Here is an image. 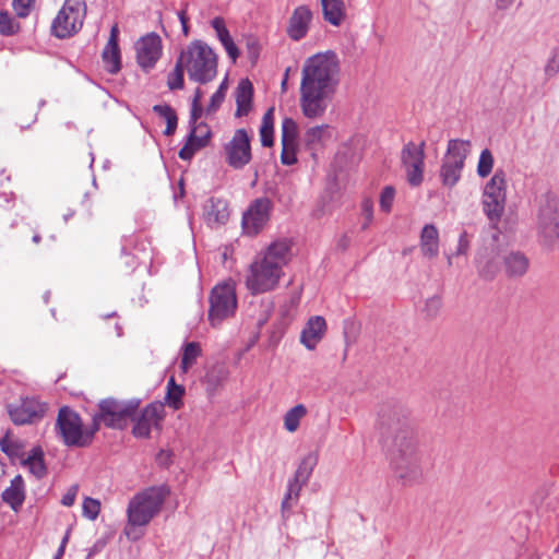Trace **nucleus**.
Wrapping results in <instances>:
<instances>
[{"mask_svg":"<svg viewBox=\"0 0 559 559\" xmlns=\"http://www.w3.org/2000/svg\"><path fill=\"white\" fill-rule=\"evenodd\" d=\"M338 61L333 52L317 53L305 61L300 82V108L307 118L322 117L337 84Z\"/></svg>","mask_w":559,"mask_h":559,"instance_id":"1","label":"nucleus"},{"mask_svg":"<svg viewBox=\"0 0 559 559\" xmlns=\"http://www.w3.org/2000/svg\"><path fill=\"white\" fill-rule=\"evenodd\" d=\"M290 249L288 240H275L254 257L245 281L251 294H264L278 286L284 276V267L290 261Z\"/></svg>","mask_w":559,"mask_h":559,"instance_id":"2","label":"nucleus"},{"mask_svg":"<svg viewBox=\"0 0 559 559\" xmlns=\"http://www.w3.org/2000/svg\"><path fill=\"white\" fill-rule=\"evenodd\" d=\"M170 493L166 485L151 486L135 493L127 507V526L124 533L131 540L139 539L145 527L159 514Z\"/></svg>","mask_w":559,"mask_h":559,"instance_id":"3","label":"nucleus"},{"mask_svg":"<svg viewBox=\"0 0 559 559\" xmlns=\"http://www.w3.org/2000/svg\"><path fill=\"white\" fill-rule=\"evenodd\" d=\"M189 79L199 84H206L217 74V55L206 43L195 39L188 44L179 55Z\"/></svg>","mask_w":559,"mask_h":559,"instance_id":"4","label":"nucleus"},{"mask_svg":"<svg viewBox=\"0 0 559 559\" xmlns=\"http://www.w3.org/2000/svg\"><path fill=\"white\" fill-rule=\"evenodd\" d=\"M378 425L381 432L392 439V457L417 452L415 431L397 411L383 412Z\"/></svg>","mask_w":559,"mask_h":559,"instance_id":"5","label":"nucleus"},{"mask_svg":"<svg viewBox=\"0 0 559 559\" xmlns=\"http://www.w3.org/2000/svg\"><path fill=\"white\" fill-rule=\"evenodd\" d=\"M468 140L451 139L442 157L439 178L445 188H453L462 178L465 160L471 153Z\"/></svg>","mask_w":559,"mask_h":559,"instance_id":"6","label":"nucleus"},{"mask_svg":"<svg viewBox=\"0 0 559 559\" xmlns=\"http://www.w3.org/2000/svg\"><path fill=\"white\" fill-rule=\"evenodd\" d=\"M535 224L544 245L550 247L559 242V200L552 193L538 199Z\"/></svg>","mask_w":559,"mask_h":559,"instance_id":"7","label":"nucleus"},{"mask_svg":"<svg viewBox=\"0 0 559 559\" xmlns=\"http://www.w3.org/2000/svg\"><path fill=\"white\" fill-rule=\"evenodd\" d=\"M56 430L68 447H86L96 433L94 425L84 428L81 417L69 407H61L58 413Z\"/></svg>","mask_w":559,"mask_h":559,"instance_id":"8","label":"nucleus"},{"mask_svg":"<svg viewBox=\"0 0 559 559\" xmlns=\"http://www.w3.org/2000/svg\"><path fill=\"white\" fill-rule=\"evenodd\" d=\"M99 412L93 417L95 431L99 429L100 424L108 428L122 429L134 416L139 407V401H118L115 399H105L99 403Z\"/></svg>","mask_w":559,"mask_h":559,"instance_id":"9","label":"nucleus"},{"mask_svg":"<svg viewBox=\"0 0 559 559\" xmlns=\"http://www.w3.org/2000/svg\"><path fill=\"white\" fill-rule=\"evenodd\" d=\"M237 310L236 285L233 281L217 284L210 295L207 319L213 328L234 317Z\"/></svg>","mask_w":559,"mask_h":559,"instance_id":"10","label":"nucleus"},{"mask_svg":"<svg viewBox=\"0 0 559 559\" xmlns=\"http://www.w3.org/2000/svg\"><path fill=\"white\" fill-rule=\"evenodd\" d=\"M507 187L506 173L502 169H497L483 189V210L490 222L497 223L504 213Z\"/></svg>","mask_w":559,"mask_h":559,"instance_id":"11","label":"nucleus"},{"mask_svg":"<svg viewBox=\"0 0 559 559\" xmlns=\"http://www.w3.org/2000/svg\"><path fill=\"white\" fill-rule=\"evenodd\" d=\"M85 16L84 0H66L52 21L51 32L58 38L70 37L82 28Z\"/></svg>","mask_w":559,"mask_h":559,"instance_id":"12","label":"nucleus"},{"mask_svg":"<svg viewBox=\"0 0 559 559\" xmlns=\"http://www.w3.org/2000/svg\"><path fill=\"white\" fill-rule=\"evenodd\" d=\"M318 460L319 455L317 452H309L300 460L294 476L287 484V491L282 501L283 513L288 512L298 501L300 491L309 481Z\"/></svg>","mask_w":559,"mask_h":559,"instance_id":"13","label":"nucleus"},{"mask_svg":"<svg viewBox=\"0 0 559 559\" xmlns=\"http://www.w3.org/2000/svg\"><path fill=\"white\" fill-rule=\"evenodd\" d=\"M401 160L409 186L419 187L424 181L425 142H408L402 150Z\"/></svg>","mask_w":559,"mask_h":559,"instance_id":"14","label":"nucleus"},{"mask_svg":"<svg viewBox=\"0 0 559 559\" xmlns=\"http://www.w3.org/2000/svg\"><path fill=\"white\" fill-rule=\"evenodd\" d=\"M273 203L267 198L254 200L242 216V229L248 236L258 235L270 219Z\"/></svg>","mask_w":559,"mask_h":559,"instance_id":"15","label":"nucleus"},{"mask_svg":"<svg viewBox=\"0 0 559 559\" xmlns=\"http://www.w3.org/2000/svg\"><path fill=\"white\" fill-rule=\"evenodd\" d=\"M224 153L227 164L235 169H241L250 162V138L245 129L235 131L231 140L225 145Z\"/></svg>","mask_w":559,"mask_h":559,"instance_id":"16","label":"nucleus"},{"mask_svg":"<svg viewBox=\"0 0 559 559\" xmlns=\"http://www.w3.org/2000/svg\"><path fill=\"white\" fill-rule=\"evenodd\" d=\"M8 414L15 425L34 424L39 420L45 412V404L34 397L21 399L19 402L8 405Z\"/></svg>","mask_w":559,"mask_h":559,"instance_id":"17","label":"nucleus"},{"mask_svg":"<svg viewBox=\"0 0 559 559\" xmlns=\"http://www.w3.org/2000/svg\"><path fill=\"white\" fill-rule=\"evenodd\" d=\"M391 463L395 476L404 485H412L420 480L423 473L418 452H408L400 456H393L391 457Z\"/></svg>","mask_w":559,"mask_h":559,"instance_id":"18","label":"nucleus"},{"mask_svg":"<svg viewBox=\"0 0 559 559\" xmlns=\"http://www.w3.org/2000/svg\"><path fill=\"white\" fill-rule=\"evenodd\" d=\"M162 39L151 33L140 38L135 44L136 60L144 70L152 69L162 56Z\"/></svg>","mask_w":559,"mask_h":559,"instance_id":"19","label":"nucleus"},{"mask_svg":"<svg viewBox=\"0 0 559 559\" xmlns=\"http://www.w3.org/2000/svg\"><path fill=\"white\" fill-rule=\"evenodd\" d=\"M164 418V405L162 403L148 404L134 420L133 435L138 438H146L153 428H159Z\"/></svg>","mask_w":559,"mask_h":559,"instance_id":"20","label":"nucleus"},{"mask_svg":"<svg viewBox=\"0 0 559 559\" xmlns=\"http://www.w3.org/2000/svg\"><path fill=\"white\" fill-rule=\"evenodd\" d=\"M312 17V11L308 5L302 4L295 8L289 17L286 29L289 38L296 41L302 39L310 28Z\"/></svg>","mask_w":559,"mask_h":559,"instance_id":"21","label":"nucleus"},{"mask_svg":"<svg viewBox=\"0 0 559 559\" xmlns=\"http://www.w3.org/2000/svg\"><path fill=\"white\" fill-rule=\"evenodd\" d=\"M203 218L212 227H219L229 218V207L225 200L211 198L203 206Z\"/></svg>","mask_w":559,"mask_h":559,"instance_id":"22","label":"nucleus"},{"mask_svg":"<svg viewBox=\"0 0 559 559\" xmlns=\"http://www.w3.org/2000/svg\"><path fill=\"white\" fill-rule=\"evenodd\" d=\"M118 37L119 28L118 25L115 24L110 29L109 39L102 53V58L106 70L112 74L120 71L121 68V57L120 49L118 46Z\"/></svg>","mask_w":559,"mask_h":559,"instance_id":"23","label":"nucleus"},{"mask_svg":"<svg viewBox=\"0 0 559 559\" xmlns=\"http://www.w3.org/2000/svg\"><path fill=\"white\" fill-rule=\"evenodd\" d=\"M326 332L325 319L321 316L311 317L301 331L300 342L308 348L314 349Z\"/></svg>","mask_w":559,"mask_h":559,"instance_id":"24","label":"nucleus"},{"mask_svg":"<svg viewBox=\"0 0 559 559\" xmlns=\"http://www.w3.org/2000/svg\"><path fill=\"white\" fill-rule=\"evenodd\" d=\"M419 248L424 258L432 260L440 250L439 230L433 224H426L420 233Z\"/></svg>","mask_w":559,"mask_h":559,"instance_id":"25","label":"nucleus"},{"mask_svg":"<svg viewBox=\"0 0 559 559\" xmlns=\"http://www.w3.org/2000/svg\"><path fill=\"white\" fill-rule=\"evenodd\" d=\"M211 26L215 31L216 37L224 47L227 56L231 59L233 62H236L237 58L240 55L239 49L235 45L229 31L226 27L225 21L221 16H216L211 21Z\"/></svg>","mask_w":559,"mask_h":559,"instance_id":"26","label":"nucleus"},{"mask_svg":"<svg viewBox=\"0 0 559 559\" xmlns=\"http://www.w3.org/2000/svg\"><path fill=\"white\" fill-rule=\"evenodd\" d=\"M4 503L17 511L25 500V483L21 475H16L1 495Z\"/></svg>","mask_w":559,"mask_h":559,"instance_id":"27","label":"nucleus"},{"mask_svg":"<svg viewBox=\"0 0 559 559\" xmlns=\"http://www.w3.org/2000/svg\"><path fill=\"white\" fill-rule=\"evenodd\" d=\"M253 87L248 79L241 80L236 88V116L242 117L249 114L252 106Z\"/></svg>","mask_w":559,"mask_h":559,"instance_id":"28","label":"nucleus"},{"mask_svg":"<svg viewBox=\"0 0 559 559\" xmlns=\"http://www.w3.org/2000/svg\"><path fill=\"white\" fill-rule=\"evenodd\" d=\"M503 261L507 274L512 277L523 276L530 266L528 259L520 251L509 252L503 257Z\"/></svg>","mask_w":559,"mask_h":559,"instance_id":"29","label":"nucleus"},{"mask_svg":"<svg viewBox=\"0 0 559 559\" xmlns=\"http://www.w3.org/2000/svg\"><path fill=\"white\" fill-rule=\"evenodd\" d=\"M323 17L333 26H340L345 19L343 0H321Z\"/></svg>","mask_w":559,"mask_h":559,"instance_id":"30","label":"nucleus"},{"mask_svg":"<svg viewBox=\"0 0 559 559\" xmlns=\"http://www.w3.org/2000/svg\"><path fill=\"white\" fill-rule=\"evenodd\" d=\"M308 409L304 404H297L289 408L283 417L286 431L294 433L299 429L300 421L307 416Z\"/></svg>","mask_w":559,"mask_h":559,"instance_id":"31","label":"nucleus"},{"mask_svg":"<svg viewBox=\"0 0 559 559\" xmlns=\"http://www.w3.org/2000/svg\"><path fill=\"white\" fill-rule=\"evenodd\" d=\"M478 270L483 277L491 278L499 270V259L493 252L480 253L478 258Z\"/></svg>","mask_w":559,"mask_h":559,"instance_id":"32","label":"nucleus"},{"mask_svg":"<svg viewBox=\"0 0 559 559\" xmlns=\"http://www.w3.org/2000/svg\"><path fill=\"white\" fill-rule=\"evenodd\" d=\"M328 126H316L305 133V143L310 150H317L329 138Z\"/></svg>","mask_w":559,"mask_h":559,"instance_id":"33","label":"nucleus"},{"mask_svg":"<svg viewBox=\"0 0 559 559\" xmlns=\"http://www.w3.org/2000/svg\"><path fill=\"white\" fill-rule=\"evenodd\" d=\"M274 109L270 108L262 118L260 127V138L263 146L273 145Z\"/></svg>","mask_w":559,"mask_h":559,"instance_id":"34","label":"nucleus"},{"mask_svg":"<svg viewBox=\"0 0 559 559\" xmlns=\"http://www.w3.org/2000/svg\"><path fill=\"white\" fill-rule=\"evenodd\" d=\"M201 355L200 344L197 342L187 343L182 349V357L180 368L182 372L188 370L195 364L198 357Z\"/></svg>","mask_w":559,"mask_h":559,"instance_id":"35","label":"nucleus"},{"mask_svg":"<svg viewBox=\"0 0 559 559\" xmlns=\"http://www.w3.org/2000/svg\"><path fill=\"white\" fill-rule=\"evenodd\" d=\"M153 110L166 120L167 127L164 131V134L168 136L174 134L178 122L175 110L168 105H155Z\"/></svg>","mask_w":559,"mask_h":559,"instance_id":"36","label":"nucleus"},{"mask_svg":"<svg viewBox=\"0 0 559 559\" xmlns=\"http://www.w3.org/2000/svg\"><path fill=\"white\" fill-rule=\"evenodd\" d=\"M185 388L175 383L174 378H170L167 385L166 401L174 409H179L182 406V396Z\"/></svg>","mask_w":559,"mask_h":559,"instance_id":"37","label":"nucleus"},{"mask_svg":"<svg viewBox=\"0 0 559 559\" xmlns=\"http://www.w3.org/2000/svg\"><path fill=\"white\" fill-rule=\"evenodd\" d=\"M24 465L27 466L29 472L37 478L45 475L46 467L43 461L41 451L34 450L33 454L24 461Z\"/></svg>","mask_w":559,"mask_h":559,"instance_id":"38","label":"nucleus"},{"mask_svg":"<svg viewBox=\"0 0 559 559\" xmlns=\"http://www.w3.org/2000/svg\"><path fill=\"white\" fill-rule=\"evenodd\" d=\"M495 164V158L490 150L485 148L480 152L478 163H477V175L480 178H486L492 171Z\"/></svg>","mask_w":559,"mask_h":559,"instance_id":"39","label":"nucleus"},{"mask_svg":"<svg viewBox=\"0 0 559 559\" xmlns=\"http://www.w3.org/2000/svg\"><path fill=\"white\" fill-rule=\"evenodd\" d=\"M186 68L180 64V58L178 57L174 70L168 74L167 85L170 90H181L185 85L183 73Z\"/></svg>","mask_w":559,"mask_h":559,"instance_id":"40","label":"nucleus"},{"mask_svg":"<svg viewBox=\"0 0 559 559\" xmlns=\"http://www.w3.org/2000/svg\"><path fill=\"white\" fill-rule=\"evenodd\" d=\"M205 144L203 139H198L194 135V131H192L189 135L188 142L186 145L179 151V157L181 159L188 160L192 158L195 151L202 147Z\"/></svg>","mask_w":559,"mask_h":559,"instance_id":"41","label":"nucleus"},{"mask_svg":"<svg viewBox=\"0 0 559 559\" xmlns=\"http://www.w3.org/2000/svg\"><path fill=\"white\" fill-rule=\"evenodd\" d=\"M298 127L294 119L284 118L282 122V143L297 144Z\"/></svg>","mask_w":559,"mask_h":559,"instance_id":"42","label":"nucleus"},{"mask_svg":"<svg viewBox=\"0 0 559 559\" xmlns=\"http://www.w3.org/2000/svg\"><path fill=\"white\" fill-rule=\"evenodd\" d=\"M442 309V298L440 295H433L426 299L423 312L429 319L436 318Z\"/></svg>","mask_w":559,"mask_h":559,"instance_id":"43","label":"nucleus"},{"mask_svg":"<svg viewBox=\"0 0 559 559\" xmlns=\"http://www.w3.org/2000/svg\"><path fill=\"white\" fill-rule=\"evenodd\" d=\"M17 28L19 25L7 11L0 12V33L2 35H13L17 31Z\"/></svg>","mask_w":559,"mask_h":559,"instance_id":"44","label":"nucleus"},{"mask_svg":"<svg viewBox=\"0 0 559 559\" xmlns=\"http://www.w3.org/2000/svg\"><path fill=\"white\" fill-rule=\"evenodd\" d=\"M83 515L90 520H95L100 511V502L93 498H85L83 501Z\"/></svg>","mask_w":559,"mask_h":559,"instance_id":"45","label":"nucleus"},{"mask_svg":"<svg viewBox=\"0 0 559 559\" xmlns=\"http://www.w3.org/2000/svg\"><path fill=\"white\" fill-rule=\"evenodd\" d=\"M469 249V240L467 234L464 231L460 235L456 249L454 253L447 255L448 265L451 266L454 257L465 255Z\"/></svg>","mask_w":559,"mask_h":559,"instance_id":"46","label":"nucleus"},{"mask_svg":"<svg viewBox=\"0 0 559 559\" xmlns=\"http://www.w3.org/2000/svg\"><path fill=\"white\" fill-rule=\"evenodd\" d=\"M35 0H12V7L19 17H26L34 8Z\"/></svg>","mask_w":559,"mask_h":559,"instance_id":"47","label":"nucleus"},{"mask_svg":"<svg viewBox=\"0 0 559 559\" xmlns=\"http://www.w3.org/2000/svg\"><path fill=\"white\" fill-rule=\"evenodd\" d=\"M395 198V190L393 187L388 186L383 188L380 195V207L384 212H390Z\"/></svg>","mask_w":559,"mask_h":559,"instance_id":"48","label":"nucleus"},{"mask_svg":"<svg viewBox=\"0 0 559 559\" xmlns=\"http://www.w3.org/2000/svg\"><path fill=\"white\" fill-rule=\"evenodd\" d=\"M281 159L284 165H293L296 163V143H282Z\"/></svg>","mask_w":559,"mask_h":559,"instance_id":"49","label":"nucleus"},{"mask_svg":"<svg viewBox=\"0 0 559 559\" xmlns=\"http://www.w3.org/2000/svg\"><path fill=\"white\" fill-rule=\"evenodd\" d=\"M227 90V83L224 81L218 90L212 95L211 103L207 107V111L213 112L215 111L223 103L225 98V93Z\"/></svg>","mask_w":559,"mask_h":559,"instance_id":"50","label":"nucleus"},{"mask_svg":"<svg viewBox=\"0 0 559 559\" xmlns=\"http://www.w3.org/2000/svg\"><path fill=\"white\" fill-rule=\"evenodd\" d=\"M559 72V51L551 55L545 66V73L547 76H555Z\"/></svg>","mask_w":559,"mask_h":559,"instance_id":"51","label":"nucleus"},{"mask_svg":"<svg viewBox=\"0 0 559 559\" xmlns=\"http://www.w3.org/2000/svg\"><path fill=\"white\" fill-rule=\"evenodd\" d=\"M262 308H263V311H264V314L261 316L260 318H258V325L259 326H262L266 323V321L269 320L272 311H273V302L270 301V300H266V301H262L261 304Z\"/></svg>","mask_w":559,"mask_h":559,"instance_id":"52","label":"nucleus"},{"mask_svg":"<svg viewBox=\"0 0 559 559\" xmlns=\"http://www.w3.org/2000/svg\"><path fill=\"white\" fill-rule=\"evenodd\" d=\"M78 490L79 488L76 485L71 486L62 497L61 503L66 507H71L75 501Z\"/></svg>","mask_w":559,"mask_h":559,"instance_id":"53","label":"nucleus"},{"mask_svg":"<svg viewBox=\"0 0 559 559\" xmlns=\"http://www.w3.org/2000/svg\"><path fill=\"white\" fill-rule=\"evenodd\" d=\"M0 447H1V450L3 452H5L8 455H16L17 454V451L16 449L13 447L12 442L9 440L8 437L3 438L1 441H0Z\"/></svg>","mask_w":559,"mask_h":559,"instance_id":"54","label":"nucleus"},{"mask_svg":"<svg viewBox=\"0 0 559 559\" xmlns=\"http://www.w3.org/2000/svg\"><path fill=\"white\" fill-rule=\"evenodd\" d=\"M177 16L181 23V26H182V33L185 36H188L189 35V26H188V16L186 14V11L185 10H180L179 12H177Z\"/></svg>","mask_w":559,"mask_h":559,"instance_id":"55","label":"nucleus"},{"mask_svg":"<svg viewBox=\"0 0 559 559\" xmlns=\"http://www.w3.org/2000/svg\"><path fill=\"white\" fill-rule=\"evenodd\" d=\"M362 211L366 215V219L371 221L372 219V203L369 200H366L362 202Z\"/></svg>","mask_w":559,"mask_h":559,"instance_id":"56","label":"nucleus"},{"mask_svg":"<svg viewBox=\"0 0 559 559\" xmlns=\"http://www.w3.org/2000/svg\"><path fill=\"white\" fill-rule=\"evenodd\" d=\"M201 112H202L201 105L192 104L191 118L193 121H195L201 116Z\"/></svg>","mask_w":559,"mask_h":559,"instance_id":"57","label":"nucleus"},{"mask_svg":"<svg viewBox=\"0 0 559 559\" xmlns=\"http://www.w3.org/2000/svg\"><path fill=\"white\" fill-rule=\"evenodd\" d=\"M514 0H496V7L499 10H506L511 7Z\"/></svg>","mask_w":559,"mask_h":559,"instance_id":"58","label":"nucleus"},{"mask_svg":"<svg viewBox=\"0 0 559 559\" xmlns=\"http://www.w3.org/2000/svg\"><path fill=\"white\" fill-rule=\"evenodd\" d=\"M169 453L166 452V451H160L157 455V461L159 462V464H163V465H166L169 461Z\"/></svg>","mask_w":559,"mask_h":559,"instance_id":"59","label":"nucleus"},{"mask_svg":"<svg viewBox=\"0 0 559 559\" xmlns=\"http://www.w3.org/2000/svg\"><path fill=\"white\" fill-rule=\"evenodd\" d=\"M201 98H202V92L200 88H197L192 104L200 105Z\"/></svg>","mask_w":559,"mask_h":559,"instance_id":"60","label":"nucleus"},{"mask_svg":"<svg viewBox=\"0 0 559 559\" xmlns=\"http://www.w3.org/2000/svg\"><path fill=\"white\" fill-rule=\"evenodd\" d=\"M288 73H289V69H286L284 79L282 81V90H283V92H285L286 88H287Z\"/></svg>","mask_w":559,"mask_h":559,"instance_id":"61","label":"nucleus"},{"mask_svg":"<svg viewBox=\"0 0 559 559\" xmlns=\"http://www.w3.org/2000/svg\"><path fill=\"white\" fill-rule=\"evenodd\" d=\"M64 550H66V547L59 546L53 559H61L62 556L64 555Z\"/></svg>","mask_w":559,"mask_h":559,"instance_id":"62","label":"nucleus"},{"mask_svg":"<svg viewBox=\"0 0 559 559\" xmlns=\"http://www.w3.org/2000/svg\"><path fill=\"white\" fill-rule=\"evenodd\" d=\"M69 538H70V528L66 532V534H64V536H63V538L61 540L60 546L66 547L68 542H69Z\"/></svg>","mask_w":559,"mask_h":559,"instance_id":"63","label":"nucleus"},{"mask_svg":"<svg viewBox=\"0 0 559 559\" xmlns=\"http://www.w3.org/2000/svg\"><path fill=\"white\" fill-rule=\"evenodd\" d=\"M33 241H34L35 243H38V242L40 241V236H39V235H35V236L33 237Z\"/></svg>","mask_w":559,"mask_h":559,"instance_id":"64","label":"nucleus"}]
</instances>
